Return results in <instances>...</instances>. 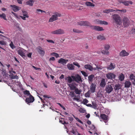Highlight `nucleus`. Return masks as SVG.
<instances>
[{
  "mask_svg": "<svg viewBox=\"0 0 135 135\" xmlns=\"http://www.w3.org/2000/svg\"><path fill=\"white\" fill-rule=\"evenodd\" d=\"M32 54V52L29 53L28 54H27V56L29 58H31Z\"/></svg>",
  "mask_w": 135,
  "mask_h": 135,
  "instance_id": "13d9d810",
  "label": "nucleus"
},
{
  "mask_svg": "<svg viewBox=\"0 0 135 135\" xmlns=\"http://www.w3.org/2000/svg\"><path fill=\"white\" fill-rule=\"evenodd\" d=\"M120 88V86L119 84H116L114 88L115 90H118Z\"/></svg>",
  "mask_w": 135,
  "mask_h": 135,
  "instance_id": "4c0bfd02",
  "label": "nucleus"
},
{
  "mask_svg": "<svg viewBox=\"0 0 135 135\" xmlns=\"http://www.w3.org/2000/svg\"><path fill=\"white\" fill-rule=\"evenodd\" d=\"M94 75H91L89 76L88 77V80L89 83L90 84L93 81V79L94 78Z\"/></svg>",
  "mask_w": 135,
  "mask_h": 135,
  "instance_id": "393cba45",
  "label": "nucleus"
},
{
  "mask_svg": "<svg viewBox=\"0 0 135 135\" xmlns=\"http://www.w3.org/2000/svg\"><path fill=\"white\" fill-rule=\"evenodd\" d=\"M101 21V20H96L94 21V22L96 24H100Z\"/></svg>",
  "mask_w": 135,
  "mask_h": 135,
  "instance_id": "8fccbe9b",
  "label": "nucleus"
},
{
  "mask_svg": "<svg viewBox=\"0 0 135 135\" xmlns=\"http://www.w3.org/2000/svg\"><path fill=\"white\" fill-rule=\"evenodd\" d=\"M90 127H91L90 129L93 130L94 132H96V130L95 128V127L94 125H91Z\"/></svg>",
  "mask_w": 135,
  "mask_h": 135,
  "instance_id": "c03bdc74",
  "label": "nucleus"
},
{
  "mask_svg": "<svg viewBox=\"0 0 135 135\" xmlns=\"http://www.w3.org/2000/svg\"><path fill=\"white\" fill-rule=\"evenodd\" d=\"M9 46L11 48L13 49H14L15 48V46L14 45L13 42L11 41V43L9 44Z\"/></svg>",
  "mask_w": 135,
  "mask_h": 135,
  "instance_id": "58836bf2",
  "label": "nucleus"
},
{
  "mask_svg": "<svg viewBox=\"0 0 135 135\" xmlns=\"http://www.w3.org/2000/svg\"><path fill=\"white\" fill-rule=\"evenodd\" d=\"M68 7H69V8L70 9L71 8H73L74 7L76 8L77 7V6L76 5L75 3L70 2L69 3V5H68Z\"/></svg>",
  "mask_w": 135,
  "mask_h": 135,
  "instance_id": "b1692460",
  "label": "nucleus"
},
{
  "mask_svg": "<svg viewBox=\"0 0 135 135\" xmlns=\"http://www.w3.org/2000/svg\"><path fill=\"white\" fill-rule=\"evenodd\" d=\"M16 84L17 85H18L20 87L21 86V84L20 83V82H18L17 83H16Z\"/></svg>",
  "mask_w": 135,
  "mask_h": 135,
  "instance_id": "69168bd1",
  "label": "nucleus"
},
{
  "mask_svg": "<svg viewBox=\"0 0 135 135\" xmlns=\"http://www.w3.org/2000/svg\"><path fill=\"white\" fill-rule=\"evenodd\" d=\"M42 10L40 9H36V11L37 12H38V13L39 14H40L41 13V11Z\"/></svg>",
  "mask_w": 135,
  "mask_h": 135,
  "instance_id": "e2e57ef3",
  "label": "nucleus"
},
{
  "mask_svg": "<svg viewBox=\"0 0 135 135\" xmlns=\"http://www.w3.org/2000/svg\"><path fill=\"white\" fill-rule=\"evenodd\" d=\"M78 25L80 26H84V21H80L77 22Z\"/></svg>",
  "mask_w": 135,
  "mask_h": 135,
  "instance_id": "49530a36",
  "label": "nucleus"
},
{
  "mask_svg": "<svg viewBox=\"0 0 135 135\" xmlns=\"http://www.w3.org/2000/svg\"><path fill=\"white\" fill-rule=\"evenodd\" d=\"M100 119H102L105 123L107 122L108 120V116L104 114H101L100 116Z\"/></svg>",
  "mask_w": 135,
  "mask_h": 135,
  "instance_id": "f8f14e48",
  "label": "nucleus"
},
{
  "mask_svg": "<svg viewBox=\"0 0 135 135\" xmlns=\"http://www.w3.org/2000/svg\"><path fill=\"white\" fill-rule=\"evenodd\" d=\"M131 84V83L129 81H126L124 83L125 87L126 88H129L130 87Z\"/></svg>",
  "mask_w": 135,
  "mask_h": 135,
  "instance_id": "2f4dec72",
  "label": "nucleus"
},
{
  "mask_svg": "<svg viewBox=\"0 0 135 135\" xmlns=\"http://www.w3.org/2000/svg\"><path fill=\"white\" fill-rule=\"evenodd\" d=\"M115 10V11L119 14H123L127 12L126 10V9H122L121 10L116 9Z\"/></svg>",
  "mask_w": 135,
  "mask_h": 135,
  "instance_id": "5701e85b",
  "label": "nucleus"
},
{
  "mask_svg": "<svg viewBox=\"0 0 135 135\" xmlns=\"http://www.w3.org/2000/svg\"><path fill=\"white\" fill-rule=\"evenodd\" d=\"M10 7L15 12L18 11L21 8L20 7L15 5H11Z\"/></svg>",
  "mask_w": 135,
  "mask_h": 135,
  "instance_id": "2eb2a0df",
  "label": "nucleus"
},
{
  "mask_svg": "<svg viewBox=\"0 0 135 135\" xmlns=\"http://www.w3.org/2000/svg\"><path fill=\"white\" fill-rule=\"evenodd\" d=\"M110 46L108 44H106L104 46V48L105 49V50H108L110 48Z\"/></svg>",
  "mask_w": 135,
  "mask_h": 135,
  "instance_id": "37998d69",
  "label": "nucleus"
},
{
  "mask_svg": "<svg viewBox=\"0 0 135 135\" xmlns=\"http://www.w3.org/2000/svg\"><path fill=\"white\" fill-rule=\"evenodd\" d=\"M68 118L69 120L71 122L73 120V118L72 117L70 116L69 115H68Z\"/></svg>",
  "mask_w": 135,
  "mask_h": 135,
  "instance_id": "603ef678",
  "label": "nucleus"
},
{
  "mask_svg": "<svg viewBox=\"0 0 135 135\" xmlns=\"http://www.w3.org/2000/svg\"><path fill=\"white\" fill-rule=\"evenodd\" d=\"M73 31L74 32L76 33H81L82 32L81 31L76 29H73Z\"/></svg>",
  "mask_w": 135,
  "mask_h": 135,
  "instance_id": "ea45409f",
  "label": "nucleus"
},
{
  "mask_svg": "<svg viewBox=\"0 0 135 135\" xmlns=\"http://www.w3.org/2000/svg\"><path fill=\"white\" fill-rule=\"evenodd\" d=\"M47 41L51 43H52L54 44V42L52 40H47Z\"/></svg>",
  "mask_w": 135,
  "mask_h": 135,
  "instance_id": "bf43d9fd",
  "label": "nucleus"
},
{
  "mask_svg": "<svg viewBox=\"0 0 135 135\" xmlns=\"http://www.w3.org/2000/svg\"><path fill=\"white\" fill-rule=\"evenodd\" d=\"M106 76L108 79H113L115 78V75L113 73H109L106 74Z\"/></svg>",
  "mask_w": 135,
  "mask_h": 135,
  "instance_id": "dca6fc26",
  "label": "nucleus"
},
{
  "mask_svg": "<svg viewBox=\"0 0 135 135\" xmlns=\"http://www.w3.org/2000/svg\"><path fill=\"white\" fill-rule=\"evenodd\" d=\"M35 2V0H28L26 2V4L30 6H32Z\"/></svg>",
  "mask_w": 135,
  "mask_h": 135,
  "instance_id": "412c9836",
  "label": "nucleus"
},
{
  "mask_svg": "<svg viewBox=\"0 0 135 135\" xmlns=\"http://www.w3.org/2000/svg\"><path fill=\"white\" fill-rule=\"evenodd\" d=\"M22 12L23 16H20V17L23 20H26V18H28L29 17L28 13L26 11H22Z\"/></svg>",
  "mask_w": 135,
  "mask_h": 135,
  "instance_id": "6e6552de",
  "label": "nucleus"
},
{
  "mask_svg": "<svg viewBox=\"0 0 135 135\" xmlns=\"http://www.w3.org/2000/svg\"><path fill=\"white\" fill-rule=\"evenodd\" d=\"M55 60V58L54 57H51L49 59V60L51 61H54Z\"/></svg>",
  "mask_w": 135,
  "mask_h": 135,
  "instance_id": "0e129e2a",
  "label": "nucleus"
},
{
  "mask_svg": "<svg viewBox=\"0 0 135 135\" xmlns=\"http://www.w3.org/2000/svg\"><path fill=\"white\" fill-rule=\"evenodd\" d=\"M0 17L3 19L4 20H7V19L6 18V15L4 13L0 14Z\"/></svg>",
  "mask_w": 135,
  "mask_h": 135,
  "instance_id": "c9c22d12",
  "label": "nucleus"
},
{
  "mask_svg": "<svg viewBox=\"0 0 135 135\" xmlns=\"http://www.w3.org/2000/svg\"><path fill=\"white\" fill-rule=\"evenodd\" d=\"M119 3H122L126 6H129V4H132V2L130 1H126L124 0H120L119 1Z\"/></svg>",
  "mask_w": 135,
  "mask_h": 135,
  "instance_id": "1a4fd4ad",
  "label": "nucleus"
},
{
  "mask_svg": "<svg viewBox=\"0 0 135 135\" xmlns=\"http://www.w3.org/2000/svg\"><path fill=\"white\" fill-rule=\"evenodd\" d=\"M23 93L24 95H27V96H30V95H31L30 93V91L27 90L24 91L23 92Z\"/></svg>",
  "mask_w": 135,
  "mask_h": 135,
  "instance_id": "e433bc0d",
  "label": "nucleus"
},
{
  "mask_svg": "<svg viewBox=\"0 0 135 135\" xmlns=\"http://www.w3.org/2000/svg\"><path fill=\"white\" fill-rule=\"evenodd\" d=\"M124 76L123 74L121 73L119 77V79L121 81H123L124 79Z\"/></svg>",
  "mask_w": 135,
  "mask_h": 135,
  "instance_id": "f704fd0d",
  "label": "nucleus"
},
{
  "mask_svg": "<svg viewBox=\"0 0 135 135\" xmlns=\"http://www.w3.org/2000/svg\"><path fill=\"white\" fill-rule=\"evenodd\" d=\"M75 90V93L77 94H80L82 91V90L80 89H79L77 88H76L74 90Z\"/></svg>",
  "mask_w": 135,
  "mask_h": 135,
  "instance_id": "bb28decb",
  "label": "nucleus"
},
{
  "mask_svg": "<svg viewBox=\"0 0 135 135\" xmlns=\"http://www.w3.org/2000/svg\"><path fill=\"white\" fill-rule=\"evenodd\" d=\"M84 26H90V23L87 21H84Z\"/></svg>",
  "mask_w": 135,
  "mask_h": 135,
  "instance_id": "a19ab883",
  "label": "nucleus"
},
{
  "mask_svg": "<svg viewBox=\"0 0 135 135\" xmlns=\"http://www.w3.org/2000/svg\"><path fill=\"white\" fill-rule=\"evenodd\" d=\"M96 85L95 83H91L90 87V91L92 93L95 91Z\"/></svg>",
  "mask_w": 135,
  "mask_h": 135,
  "instance_id": "a211bd4d",
  "label": "nucleus"
},
{
  "mask_svg": "<svg viewBox=\"0 0 135 135\" xmlns=\"http://www.w3.org/2000/svg\"><path fill=\"white\" fill-rule=\"evenodd\" d=\"M135 77L133 74H131L130 75L129 78L131 80H132L134 79Z\"/></svg>",
  "mask_w": 135,
  "mask_h": 135,
  "instance_id": "09e8293b",
  "label": "nucleus"
},
{
  "mask_svg": "<svg viewBox=\"0 0 135 135\" xmlns=\"http://www.w3.org/2000/svg\"><path fill=\"white\" fill-rule=\"evenodd\" d=\"M85 96L86 97H89L90 96V93L89 91H87L85 94Z\"/></svg>",
  "mask_w": 135,
  "mask_h": 135,
  "instance_id": "5fc2aeb1",
  "label": "nucleus"
},
{
  "mask_svg": "<svg viewBox=\"0 0 135 135\" xmlns=\"http://www.w3.org/2000/svg\"><path fill=\"white\" fill-rule=\"evenodd\" d=\"M79 111L80 113H84L85 112V110L83 108H80L79 109Z\"/></svg>",
  "mask_w": 135,
  "mask_h": 135,
  "instance_id": "de8ad7c7",
  "label": "nucleus"
},
{
  "mask_svg": "<svg viewBox=\"0 0 135 135\" xmlns=\"http://www.w3.org/2000/svg\"><path fill=\"white\" fill-rule=\"evenodd\" d=\"M105 84L106 83L105 79H102L100 84V86L102 87H103L105 86Z\"/></svg>",
  "mask_w": 135,
  "mask_h": 135,
  "instance_id": "7c9ffc66",
  "label": "nucleus"
},
{
  "mask_svg": "<svg viewBox=\"0 0 135 135\" xmlns=\"http://www.w3.org/2000/svg\"><path fill=\"white\" fill-rule=\"evenodd\" d=\"M0 44L2 45H6V43L3 41H0Z\"/></svg>",
  "mask_w": 135,
  "mask_h": 135,
  "instance_id": "052dcab7",
  "label": "nucleus"
},
{
  "mask_svg": "<svg viewBox=\"0 0 135 135\" xmlns=\"http://www.w3.org/2000/svg\"><path fill=\"white\" fill-rule=\"evenodd\" d=\"M18 54L22 57L24 58L26 57L27 51L24 49L20 47H18L16 49Z\"/></svg>",
  "mask_w": 135,
  "mask_h": 135,
  "instance_id": "f03ea898",
  "label": "nucleus"
},
{
  "mask_svg": "<svg viewBox=\"0 0 135 135\" xmlns=\"http://www.w3.org/2000/svg\"><path fill=\"white\" fill-rule=\"evenodd\" d=\"M108 50H103L102 51V53L104 55H108L109 54V52L108 51Z\"/></svg>",
  "mask_w": 135,
  "mask_h": 135,
  "instance_id": "72a5a7b5",
  "label": "nucleus"
},
{
  "mask_svg": "<svg viewBox=\"0 0 135 135\" xmlns=\"http://www.w3.org/2000/svg\"><path fill=\"white\" fill-rule=\"evenodd\" d=\"M85 5L88 7H94L95 6L94 4L90 2H86L85 3Z\"/></svg>",
  "mask_w": 135,
  "mask_h": 135,
  "instance_id": "cd10ccee",
  "label": "nucleus"
},
{
  "mask_svg": "<svg viewBox=\"0 0 135 135\" xmlns=\"http://www.w3.org/2000/svg\"><path fill=\"white\" fill-rule=\"evenodd\" d=\"M18 76L16 75L13 76L12 77V79H18Z\"/></svg>",
  "mask_w": 135,
  "mask_h": 135,
  "instance_id": "338daca9",
  "label": "nucleus"
},
{
  "mask_svg": "<svg viewBox=\"0 0 135 135\" xmlns=\"http://www.w3.org/2000/svg\"><path fill=\"white\" fill-rule=\"evenodd\" d=\"M68 85L70 88L71 90H74L76 87V86H78V84L75 83L74 82L68 84Z\"/></svg>",
  "mask_w": 135,
  "mask_h": 135,
  "instance_id": "ddd939ff",
  "label": "nucleus"
},
{
  "mask_svg": "<svg viewBox=\"0 0 135 135\" xmlns=\"http://www.w3.org/2000/svg\"><path fill=\"white\" fill-rule=\"evenodd\" d=\"M88 102V101L86 99H84L83 100V103L84 104H86Z\"/></svg>",
  "mask_w": 135,
  "mask_h": 135,
  "instance_id": "6e6d98bb",
  "label": "nucleus"
},
{
  "mask_svg": "<svg viewBox=\"0 0 135 135\" xmlns=\"http://www.w3.org/2000/svg\"><path fill=\"white\" fill-rule=\"evenodd\" d=\"M73 64L74 65L77 66L79 68H80V66L79 64L77 62H73Z\"/></svg>",
  "mask_w": 135,
  "mask_h": 135,
  "instance_id": "864d4df0",
  "label": "nucleus"
},
{
  "mask_svg": "<svg viewBox=\"0 0 135 135\" xmlns=\"http://www.w3.org/2000/svg\"><path fill=\"white\" fill-rule=\"evenodd\" d=\"M113 88L110 85H107L105 88V90L106 92L110 93L113 90Z\"/></svg>",
  "mask_w": 135,
  "mask_h": 135,
  "instance_id": "9d476101",
  "label": "nucleus"
},
{
  "mask_svg": "<svg viewBox=\"0 0 135 135\" xmlns=\"http://www.w3.org/2000/svg\"><path fill=\"white\" fill-rule=\"evenodd\" d=\"M97 38L98 40H105V37L103 35H99L97 36Z\"/></svg>",
  "mask_w": 135,
  "mask_h": 135,
  "instance_id": "473e14b6",
  "label": "nucleus"
},
{
  "mask_svg": "<svg viewBox=\"0 0 135 135\" xmlns=\"http://www.w3.org/2000/svg\"><path fill=\"white\" fill-rule=\"evenodd\" d=\"M95 65L96 66V67L95 68H93L92 66L89 64L85 65L84 66V67L86 69H88L91 71H92L93 70H96L100 69L99 67H98L97 66L96 64H95Z\"/></svg>",
  "mask_w": 135,
  "mask_h": 135,
  "instance_id": "0eeeda50",
  "label": "nucleus"
},
{
  "mask_svg": "<svg viewBox=\"0 0 135 135\" xmlns=\"http://www.w3.org/2000/svg\"><path fill=\"white\" fill-rule=\"evenodd\" d=\"M34 98L31 95L29 96V97L27 98L26 99V101L27 104H28L33 102L34 101Z\"/></svg>",
  "mask_w": 135,
  "mask_h": 135,
  "instance_id": "4468645a",
  "label": "nucleus"
},
{
  "mask_svg": "<svg viewBox=\"0 0 135 135\" xmlns=\"http://www.w3.org/2000/svg\"><path fill=\"white\" fill-rule=\"evenodd\" d=\"M123 27H128L130 24V22L129 19L126 16L124 17L122 20Z\"/></svg>",
  "mask_w": 135,
  "mask_h": 135,
  "instance_id": "7ed1b4c3",
  "label": "nucleus"
},
{
  "mask_svg": "<svg viewBox=\"0 0 135 135\" xmlns=\"http://www.w3.org/2000/svg\"><path fill=\"white\" fill-rule=\"evenodd\" d=\"M112 17L118 27L120 28L123 27L122 18L119 15L117 14H114L112 16Z\"/></svg>",
  "mask_w": 135,
  "mask_h": 135,
  "instance_id": "f257e3e1",
  "label": "nucleus"
},
{
  "mask_svg": "<svg viewBox=\"0 0 135 135\" xmlns=\"http://www.w3.org/2000/svg\"><path fill=\"white\" fill-rule=\"evenodd\" d=\"M68 69L70 70H73L74 69L75 66L73 64H68L67 65Z\"/></svg>",
  "mask_w": 135,
  "mask_h": 135,
  "instance_id": "a878e982",
  "label": "nucleus"
},
{
  "mask_svg": "<svg viewBox=\"0 0 135 135\" xmlns=\"http://www.w3.org/2000/svg\"><path fill=\"white\" fill-rule=\"evenodd\" d=\"M73 115V117L77 121L79 122H80V123L83 124V122L80 120L77 117H75V116L74 115Z\"/></svg>",
  "mask_w": 135,
  "mask_h": 135,
  "instance_id": "79ce46f5",
  "label": "nucleus"
},
{
  "mask_svg": "<svg viewBox=\"0 0 135 135\" xmlns=\"http://www.w3.org/2000/svg\"><path fill=\"white\" fill-rule=\"evenodd\" d=\"M12 13L13 14V15L17 18H19V16H18L17 14H16V13H15L12 12Z\"/></svg>",
  "mask_w": 135,
  "mask_h": 135,
  "instance_id": "4d7b16f0",
  "label": "nucleus"
},
{
  "mask_svg": "<svg viewBox=\"0 0 135 135\" xmlns=\"http://www.w3.org/2000/svg\"><path fill=\"white\" fill-rule=\"evenodd\" d=\"M100 24L108 25V23L106 21H102L101 20V22L100 23Z\"/></svg>",
  "mask_w": 135,
  "mask_h": 135,
  "instance_id": "a18cd8bd",
  "label": "nucleus"
},
{
  "mask_svg": "<svg viewBox=\"0 0 135 135\" xmlns=\"http://www.w3.org/2000/svg\"><path fill=\"white\" fill-rule=\"evenodd\" d=\"M115 11V10L111 9H107L104 10L103 11V12L104 13H109L110 12H113Z\"/></svg>",
  "mask_w": 135,
  "mask_h": 135,
  "instance_id": "c756f323",
  "label": "nucleus"
},
{
  "mask_svg": "<svg viewBox=\"0 0 135 135\" xmlns=\"http://www.w3.org/2000/svg\"><path fill=\"white\" fill-rule=\"evenodd\" d=\"M65 33L64 30L61 29H59L57 30L52 31L51 32V33L54 34H62Z\"/></svg>",
  "mask_w": 135,
  "mask_h": 135,
  "instance_id": "423d86ee",
  "label": "nucleus"
},
{
  "mask_svg": "<svg viewBox=\"0 0 135 135\" xmlns=\"http://www.w3.org/2000/svg\"><path fill=\"white\" fill-rule=\"evenodd\" d=\"M61 16V14L57 12H56L54 13L50 18L49 22H52L57 20L58 17H60Z\"/></svg>",
  "mask_w": 135,
  "mask_h": 135,
  "instance_id": "20e7f679",
  "label": "nucleus"
},
{
  "mask_svg": "<svg viewBox=\"0 0 135 135\" xmlns=\"http://www.w3.org/2000/svg\"><path fill=\"white\" fill-rule=\"evenodd\" d=\"M90 27L91 29L97 31H101L104 30V29L102 27L94 26H91Z\"/></svg>",
  "mask_w": 135,
  "mask_h": 135,
  "instance_id": "9b49d317",
  "label": "nucleus"
},
{
  "mask_svg": "<svg viewBox=\"0 0 135 135\" xmlns=\"http://www.w3.org/2000/svg\"><path fill=\"white\" fill-rule=\"evenodd\" d=\"M32 67L36 70H41L40 68H37L34 66H32Z\"/></svg>",
  "mask_w": 135,
  "mask_h": 135,
  "instance_id": "680f3d73",
  "label": "nucleus"
},
{
  "mask_svg": "<svg viewBox=\"0 0 135 135\" xmlns=\"http://www.w3.org/2000/svg\"><path fill=\"white\" fill-rule=\"evenodd\" d=\"M37 50L38 53L41 56H43L45 54V51L40 47H38L37 49Z\"/></svg>",
  "mask_w": 135,
  "mask_h": 135,
  "instance_id": "f3484780",
  "label": "nucleus"
},
{
  "mask_svg": "<svg viewBox=\"0 0 135 135\" xmlns=\"http://www.w3.org/2000/svg\"><path fill=\"white\" fill-rule=\"evenodd\" d=\"M66 80H67L68 83H69V84H70L72 81H74L73 80L72 76L68 77L66 78Z\"/></svg>",
  "mask_w": 135,
  "mask_h": 135,
  "instance_id": "c85d7f7f",
  "label": "nucleus"
},
{
  "mask_svg": "<svg viewBox=\"0 0 135 135\" xmlns=\"http://www.w3.org/2000/svg\"><path fill=\"white\" fill-rule=\"evenodd\" d=\"M72 77L73 80L78 83H79L82 81L81 78L79 75L76 74L75 76H72Z\"/></svg>",
  "mask_w": 135,
  "mask_h": 135,
  "instance_id": "39448f33",
  "label": "nucleus"
},
{
  "mask_svg": "<svg viewBox=\"0 0 135 135\" xmlns=\"http://www.w3.org/2000/svg\"><path fill=\"white\" fill-rule=\"evenodd\" d=\"M81 73L85 77L87 76H88V74L85 72L83 71H81Z\"/></svg>",
  "mask_w": 135,
  "mask_h": 135,
  "instance_id": "3c124183",
  "label": "nucleus"
},
{
  "mask_svg": "<svg viewBox=\"0 0 135 135\" xmlns=\"http://www.w3.org/2000/svg\"><path fill=\"white\" fill-rule=\"evenodd\" d=\"M115 67V64L114 63H111L108 65L107 67V69L110 70H112L114 69Z\"/></svg>",
  "mask_w": 135,
  "mask_h": 135,
  "instance_id": "aec40b11",
  "label": "nucleus"
},
{
  "mask_svg": "<svg viewBox=\"0 0 135 135\" xmlns=\"http://www.w3.org/2000/svg\"><path fill=\"white\" fill-rule=\"evenodd\" d=\"M54 56L56 58H57L59 57V55L58 54L56 53L55 54Z\"/></svg>",
  "mask_w": 135,
  "mask_h": 135,
  "instance_id": "774afa93",
  "label": "nucleus"
},
{
  "mask_svg": "<svg viewBox=\"0 0 135 135\" xmlns=\"http://www.w3.org/2000/svg\"><path fill=\"white\" fill-rule=\"evenodd\" d=\"M120 55L122 56H127L129 55V53L125 50H123L120 52Z\"/></svg>",
  "mask_w": 135,
  "mask_h": 135,
  "instance_id": "4be33fe9",
  "label": "nucleus"
},
{
  "mask_svg": "<svg viewBox=\"0 0 135 135\" xmlns=\"http://www.w3.org/2000/svg\"><path fill=\"white\" fill-rule=\"evenodd\" d=\"M68 61V60H67L61 58L58 60V62L59 63H60L64 65L66 64Z\"/></svg>",
  "mask_w": 135,
  "mask_h": 135,
  "instance_id": "6ab92c4d",
  "label": "nucleus"
}]
</instances>
